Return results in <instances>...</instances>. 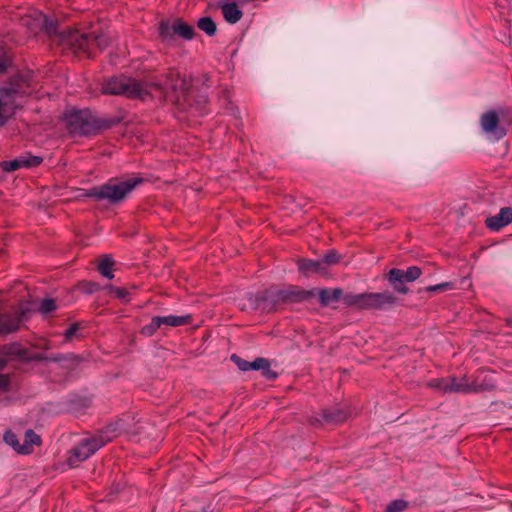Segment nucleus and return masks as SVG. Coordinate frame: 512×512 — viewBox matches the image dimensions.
<instances>
[{"label":"nucleus","instance_id":"obj_26","mask_svg":"<svg viewBox=\"0 0 512 512\" xmlns=\"http://www.w3.org/2000/svg\"><path fill=\"white\" fill-rule=\"evenodd\" d=\"M176 35L185 40H191L194 37V28L182 20L176 19Z\"/></svg>","mask_w":512,"mask_h":512},{"label":"nucleus","instance_id":"obj_18","mask_svg":"<svg viewBox=\"0 0 512 512\" xmlns=\"http://www.w3.org/2000/svg\"><path fill=\"white\" fill-rule=\"evenodd\" d=\"M41 444V438L33 430H27L19 448L20 454H29L33 451L35 446Z\"/></svg>","mask_w":512,"mask_h":512},{"label":"nucleus","instance_id":"obj_43","mask_svg":"<svg viewBox=\"0 0 512 512\" xmlns=\"http://www.w3.org/2000/svg\"><path fill=\"white\" fill-rule=\"evenodd\" d=\"M92 41H93V43L97 44L98 46H102V41H103L102 38H95Z\"/></svg>","mask_w":512,"mask_h":512},{"label":"nucleus","instance_id":"obj_29","mask_svg":"<svg viewBox=\"0 0 512 512\" xmlns=\"http://www.w3.org/2000/svg\"><path fill=\"white\" fill-rule=\"evenodd\" d=\"M408 502L402 499H396L388 504L386 512H403L407 509Z\"/></svg>","mask_w":512,"mask_h":512},{"label":"nucleus","instance_id":"obj_11","mask_svg":"<svg viewBox=\"0 0 512 512\" xmlns=\"http://www.w3.org/2000/svg\"><path fill=\"white\" fill-rule=\"evenodd\" d=\"M16 108L15 95L8 90H0V126L15 114Z\"/></svg>","mask_w":512,"mask_h":512},{"label":"nucleus","instance_id":"obj_41","mask_svg":"<svg viewBox=\"0 0 512 512\" xmlns=\"http://www.w3.org/2000/svg\"><path fill=\"white\" fill-rule=\"evenodd\" d=\"M8 65V61L4 54L0 53V73H2Z\"/></svg>","mask_w":512,"mask_h":512},{"label":"nucleus","instance_id":"obj_3","mask_svg":"<svg viewBox=\"0 0 512 512\" xmlns=\"http://www.w3.org/2000/svg\"><path fill=\"white\" fill-rule=\"evenodd\" d=\"M110 440V437L103 434L84 439L70 451L69 457L67 459L68 465L70 467L77 466L80 462L89 458Z\"/></svg>","mask_w":512,"mask_h":512},{"label":"nucleus","instance_id":"obj_21","mask_svg":"<svg viewBox=\"0 0 512 512\" xmlns=\"http://www.w3.org/2000/svg\"><path fill=\"white\" fill-rule=\"evenodd\" d=\"M318 295L320 304L322 306H329L330 304L337 302L342 297V290L339 288L321 289Z\"/></svg>","mask_w":512,"mask_h":512},{"label":"nucleus","instance_id":"obj_9","mask_svg":"<svg viewBox=\"0 0 512 512\" xmlns=\"http://www.w3.org/2000/svg\"><path fill=\"white\" fill-rule=\"evenodd\" d=\"M447 382L448 393L470 394L478 393L483 390L482 385L476 383L475 381L469 382L466 376H463L460 379L454 376L447 377Z\"/></svg>","mask_w":512,"mask_h":512},{"label":"nucleus","instance_id":"obj_30","mask_svg":"<svg viewBox=\"0 0 512 512\" xmlns=\"http://www.w3.org/2000/svg\"><path fill=\"white\" fill-rule=\"evenodd\" d=\"M57 306L53 299L47 298L41 301L38 310L41 314L47 315L56 310Z\"/></svg>","mask_w":512,"mask_h":512},{"label":"nucleus","instance_id":"obj_44","mask_svg":"<svg viewBox=\"0 0 512 512\" xmlns=\"http://www.w3.org/2000/svg\"><path fill=\"white\" fill-rule=\"evenodd\" d=\"M5 365L6 361L2 357H0V372L4 369Z\"/></svg>","mask_w":512,"mask_h":512},{"label":"nucleus","instance_id":"obj_32","mask_svg":"<svg viewBox=\"0 0 512 512\" xmlns=\"http://www.w3.org/2000/svg\"><path fill=\"white\" fill-rule=\"evenodd\" d=\"M5 442L11 446L17 453H19V448H21V442L17 438V436L12 432H7L4 435Z\"/></svg>","mask_w":512,"mask_h":512},{"label":"nucleus","instance_id":"obj_7","mask_svg":"<svg viewBox=\"0 0 512 512\" xmlns=\"http://www.w3.org/2000/svg\"><path fill=\"white\" fill-rule=\"evenodd\" d=\"M65 121L73 133L86 134L92 127L91 116L87 111H70L65 115Z\"/></svg>","mask_w":512,"mask_h":512},{"label":"nucleus","instance_id":"obj_4","mask_svg":"<svg viewBox=\"0 0 512 512\" xmlns=\"http://www.w3.org/2000/svg\"><path fill=\"white\" fill-rule=\"evenodd\" d=\"M128 192V184L111 180L107 184L93 188L87 192L88 197H94L98 200H108L110 202H118L126 196Z\"/></svg>","mask_w":512,"mask_h":512},{"label":"nucleus","instance_id":"obj_45","mask_svg":"<svg viewBox=\"0 0 512 512\" xmlns=\"http://www.w3.org/2000/svg\"><path fill=\"white\" fill-rule=\"evenodd\" d=\"M144 426L142 424H135V432L139 433L140 430H142Z\"/></svg>","mask_w":512,"mask_h":512},{"label":"nucleus","instance_id":"obj_40","mask_svg":"<svg viewBox=\"0 0 512 512\" xmlns=\"http://www.w3.org/2000/svg\"><path fill=\"white\" fill-rule=\"evenodd\" d=\"M84 286H86V291L88 293H93L100 290V286L95 283H84Z\"/></svg>","mask_w":512,"mask_h":512},{"label":"nucleus","instance_id":"obj_34","mask_svg":"<svg viewBox=\"0 0 512 512\" xmlns=\"http://www.w3.org/2000/svg\"><path fill=\"white\" fill-rule=\"evenodd\" d=\"M339 259L340 256L335 251L332 250L329 251L321 260L323 261L324 266L327 267L329 265H334L338 263Z\"/></svg>","mask_w":512,"mask_h":512},{"label":"nucleus","instance_id":"obj_36","mask_svg":"<svg viewBox=\"0 0 512 512\" xmlns=\"http://www.w3.org/2000/svg\"><path fill=\"white\" fill-rule=\"evenodd\" d=\"M105 289L107 290V293L112 297L124 298L126 296L125 289H120L113 286H107Z\"/></svg>","mask_w":512,"mask_h":512},{"label":"nucleus","instance_id":"obj_1","mask_svg":"<svg viewBox=\"0 0 512 512\" xmlns=\"http://www.w3.org/2000/svg\"><path fill=\"white\" fill-rule=\"evenodd\" d=\"M187 84L179 78L176 71L171 70L166 76L155 81H136L130 79V98L142 101L148 99H163L169 97L171 92L185 91Z\"/></svg>","mask_w":512,"mask_h":512},{"label":"nucleus","instance_id":"obj_19","mask_svg":"<svg viewBox=\"0 0 512 512\" xmlns=\"http://www.w3.org/2000/svg\"><path fill=\"white\" fill-rule=\"evenodd\" d=\"M25 311L22 310L21 315L17 317H11L3 315L0 317V334H7L16 331L19 328L20 321Z\"/></svg>","mask_w":512,"mask_h":512},{"label":"nucleus","instance_id":"obj_37","mask_svg":"<svg viewBox=\"0 0 512 512\" xmlns=\"http://www.w3.org/2000/svg\"><path fill=\"white\" fill-rule=\"evenodd\" d=\"M450 286H451L450 283L444 282V283H440L437 285L428 286V287H426V291H428V292L444 291V290L448 289Z\"/></svg>","mask_w":512,"mask_h":512},{"label":"nucleus","instance_id":"obj_27","mask_svg":"<svg viewBox=\"0 0 512 512\" xmlns=\"http://www.w3.org/2000/svg\"><path fill=\"white\" fill-rule=\"evenodd\" d=\"M197 26L208 36H213L216 33V24L211 17L206 16L200 18L197 22Z\"/></svg>","mask_w":512,"mask_h":512},{"label":"nucleus","instance_id":"obj_46","mask_svg":"<svg viewBox=\"0 0 512 512\" xmlns=\"http://www.w3.org/2000/svg\"><path fill=\"white\" fill-rule=\"evenodd\" d=\"M133 439H132V433L130 432V438H129V441L131 442Z\"/></svg>","mask_w":512,"mask_h":512},{"label":"nucleus","instance_id":"obj_20","mask_svg":"<svg viewBox=\"0 0 512 512\" xmlns=\"http://www.w3.org/2000/svg\"><path fill=\"white\" fill-rule=\"evenodd\" d=\"M231 360L236 364V366L241 370V371H250V370H254V371H258L260 370V368H263L261 366V364H265V358H256L255 360L253 361H246L244 359H242L241 357L233 354L231 356Z\"/></svg>","mask_w":512,"mask_h":512},{"label":"nucleus","instance_id":"obj_47","mask_svg":"<svg viewBox=\"0 0 512 512\" xmlns=\"http://www.w3.org/2000/svg\"><path fill=\"white\" fill-rule=\"evenodd\" d=\"M508 325H509L510 327H512V321H509V322H508Z\"/></svg>","mask_w":512,"mask_h":512},{"label":"nucleus","instance_id":"obj_12","mask_svg":"<svg viewBox=\"0 0 512 512\" xmlns=\"http://www.w3.org/2000/svg\"><path fill=\"white\" fill-rule=\"evenodd\" d=\"M41 163V158L38 156L21 155L11 161H3L1 166L3 170L11 172L22 167H34Z\"/></svg>","mask_w":512,"mask_h":512},{"label":"nucleus","instance_id":"obj_10","mask_svg":"<svg viewBox=\"0 0 512 512\" xmlns=\"http://www.w3.org/2000/svg\"><path fill=\"white\" fill-rule=\"evenodd\" d=\"M23 24L26 25L31 31L37 32L45 30L48 33L54 32L52 22H49L47 17L37 10H33L26 14L23 19Z\"/></svg>","mask_w":512,"mask_h":512},{"label":"nucleus","instance_id":"obj_16","mask_svg":"<svg viewBox=\"0 0 512 512\" xmlns=\"http://www.w3.org/2000/svg\"><path fill=\"white\" fill-rule=\"evenodd\" d=\"M298 269L305 276L314 273L324 274L326 272V267L322 260L300 259L298 261Z\"/></svg>","mask_w":512,"mask_h":512},{"label":"nucleus","instance_id":"obj_2","mask_svg":"<svg viewBox=\"0 0 512 512\" xmlns=\"http://www.w3.org/2000/svg\"><path fill=\"white\" fill-rule=\"evenodd\" d=\"M305 297V292L290 289H278L272 287L266 290L257 301L258 308L265 311L275 310L282 303L293 302Z\"/></svg>","mask_w":512,"mask_h":512},{"label":"nucleus","instance_id":"obj_33","mask_svg":"<svg viewBox=\"0 0 512 512\" xmlns=\"http://www.w3.org/2000/svg\"><path fill=\"white\" fill-rule=\"evenodd\" d=\"M404 271L407 282H413L417 280L422 274L421 269L417 266H410Z\"/></svg>","mask_w":512,"mask_h":512},{"label":"nucleus","instance_id":"obj_6","mask_svg":"<svg viewBox=\"0 0 512 512\" xmlns=\"http://www.w3.org/2000/svg\"><path fill=\"white\" fill-rule=\"evenodd\" d=\"M396 303V297L389 291L365 293V310H386Z\"/></svg>","mask_w":512,"mask_h":512},{"label":"nucleus","instance_id":"obj_25","mask_svg":"<svg viewBox=\"0 0 512 512\" xmlns=\"http://www.w3.org/2000/svg\"><path fill=\"white\" fill-rule=\"evenodd\" d=\"M113 264V260L110 256L105 255L101 257L98 263L99 273L108 279H112L114 277L112 273Z\"/></svg>","mask_w":512,"mask_h":512},{"label":"nucleus","instance_id":"obj_8","mask_svg":"<svg viewBox=\"0 0 512 512\" xmlns=\"http://www.w3.org/2000/svg\"><path fill=\"white\" fill-rule=\"evenodd\" d=\"M480 125L486 134L492 135L496 139H500L506 134L505 129L499 126V116L494 110H489L481 115Z\"/></svg>","mask_w":512,"mask_h":512},{"label":"nucleus","instance_id":"obj_13","mask_svg":"<svg viewBox=\"0 0 512 512\" xmlns=\"http://www.w3.org/2000/svg\"><path fill=\"white\" fill-rule=\"evenodd\" d=\"M512 222V208H501L498 214L488 217L485 221L486 226L493 230L498 231L504 226Z\"/></svg>","mask_w":512,"mask_h":512},{"label":"nucleus","instance_id":"obj_5","mask_svg":"<svg viewBox=\"0 0 512 512\" xmlns=\"http://www.w3.org/2000/svg\"><path fill=\"white\" fill-rule=\"evenodd\" d=\"M192 317L190 314L176 316V315H167V316H155L151 319V322L148 325H145L141 329V333L145 336H152L159 328L162 326L169 327H179L187 325L191 322Z\"/></svg>","mask_w":512,"mask_h":512},{"label":"nucleus","instance_id":"obj_35","mask_svg":"<svg viewBox=\"0 0 512 512\" xmlns=\"http://www.w3.org/2000/svg\"><path fill=\"white\" fill-rule=\"evenodd\" d=\"M261 366L263 367L260 368L263 376L269 380H274L277 378L278 374L270 368V363L267 359H265V364H261Z\"/></svg>","mask_w":512,"mask_h":512},{"label":"nucleus","instance_id":"obj_38","mask_svg":"<svg viewBox=\"0 0 512 512\" xmlns=\"http://www.w3.org/2000/svg\"><path fill=\"white\" fill-rule=\"evenodd\" d=\"M10 387L9 377L0 373V391H8Z\"/></svg>","mask_w":512,"mask_h":512},{"label":"nucleus","instance_id":"obj_15","mask_svg":"<svg viewBox=\"0 0 512 512\" xmlns=\"http://www.w3.org/2000/svg\"><path fill=\"white\" fill-rule=\"evenodd\" d=\"M127 86L125 77H112L102 85V92L109 95H120L126 92Z\"/></svg>","mask_w":512,"mask_h":512},{"label":"nucleus","instance_id":"obj_31","mask_svg":"<svg viewBox=\"0 0 512 512\" xmlns=\"http://www.w3.org/2000/svg\"><path fill=\"white\" fill-rule=\"evenodd\" d=\"M324 419L328 422H343L346 419V414L340 410L334 412H325Z\"/></svg>","mask_w":512,"mask_h":512},{"label":"nucleus","instance_id":"obj_23","mask_svg":"<svg viewBox=\"0 0 512 512\" xmlns=\"http://www.w3.org/2000/svg\"><path fill=\"white\" fill-rule=\"evenodd\" d=\"M159 34L164 41L173 40L176 35V19L172 22L162 21L159 26Z\"/></svg>","mask_w":512,"mask_h":512},{"label":"nucleus","instance_id":"obj_39","mask_svg":"<svg viewBox=\"0 0 512 512\" xmlns=\"http://www.w3.org/2000/svg\"><path fill=\"white\" fill-rule=\"evenodd\" d=\"M78 330V325L77 324H74L72 325L66 332H65V338L66 340H70L74 334L76 333V331Z\"/></svg>","mask_w":512,"mask_h":512},{"label":"nucleus","instance_id":"obj_28","mask_svg":"<svg viewBox=\"0 0 512 512\" xmlns=\"http://www.w3.org/2000/svg\"><path fill=\"white\" fill-rule=\"evenodd\" d=\"M447 377L446 378H436L432 379L427 383V386L435 389L437 391H440L442 393H448V384H447Z\"/></svg>","mask_w":512,"mask_h":512},{"label":"nucleus","instance_id":"obj_42","mask_svg":"<svg viewBox=\"0 0 512 512\" xmlns=\"http://www.w3.org/2000/svg\"><path fill=\"white\" fill-rule=\"evenodd\" d=\"M141 182H142V179H141V178H137V177H130V184H129L130 191H131L132 189H134L135 187H137Z\"/></svg>","mask_w":512,"mask_h":512},{"label":"nucleus","instance_id":"obj_22","mask_svg":"<svg viewBox=\"0 0 512 512\" xmlns=\"http://www.w3.org/2000/svg\"><path fill=\"white\" fill-rule=\"evenodd\" d=\"M90 41L91 40H89L86 36L79 35L76 32L69 33L68 36L63 40V42L67 43L68 45L75 46L79 50H85Z\"/></svg>","mask_w":512,"mask_h":512},{"label":"nucleus","instance_id":"obj_24","mask_svg":"<svg viewBox=\"0 0 512 512\" xmlns=\"http://www.w3.org/2000/svg\"><path fill=\"white\" fill-rule=\"evenodd\" d=\"M342 299L343 302L349 307L364 309L365 293H347L343 296Z\"/></svg>","mask_w":512,"mask_h":512},{"label":"nucleus","instance_id":"obj_14","mask_svg":"<svg viewBox=\"0 0 512 512\" xmlns=\"http://www.w3.org/2000/svg\"><path fill=\"white\" fill-rule=\"evenodd\" d=\"M387 280L396 292L401 294H407L409 292V289L405 285L407 281L404 270L392 268L387 274Z\"/></svg>","mask_w":512,"mask_h":512},{"label":"nucleus","instance_id":"obj_17","mask_svg":"<svg viewBox=\"0 0 512 512\" xmlns=\"http://www.w3.org/2000/svg\"><path fill=\"white\" fill-rule=\"evenodd\" d=\"M220 8L225 21L230 24L237 23L243 16L242 11L235 2L224 3Z\"/></svg>","mask_w":512,"mask_h":512}]
</instances>
